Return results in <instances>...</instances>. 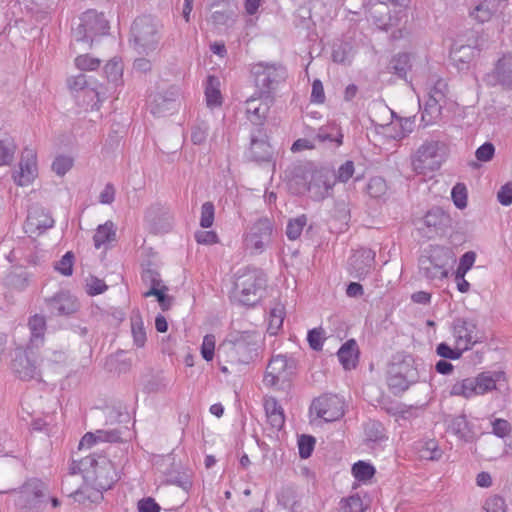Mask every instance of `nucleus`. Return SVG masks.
<instances>
[{"mask_svg": "<svg viewBox=\"0 0 512 512\" xmlns=\"http://www.w3.org/2000/svg\"><path fill=\"white\" fill-rule=\"evenodd\" d=\"M262 341L256 330L232 331L218 347V360L235 365L249 364L258 357Z\"/></svg>", "mask_w": 512, "mask_h": 512, "instance_id": "obj_1", "label": "nucleus"}, {"mask_svg": "<svg viewBox=\"0 0 512 512\" xmlns=\"http://www.w3.org/2000/svg\"><path fill=\"white\" fill-rule=\"evenodd\" d=\"M162 28L160 21L151 15L137 17L130 29V45L138 54L149 55L159 46Z\"/></svg>", "mask_w": 512, "mask_h": 512, "instance_id": "obj_2", "label": "nucleus"}, {"mask_svg": "<svg viewBox=\"0 0 512 512\" xmlns=\"http://www.w3.org/2000/svg\"><path fill=\"white\" fill-rule=\"evenodd\" d=\"M294 181L301 184L298 192L307 191L314 201H322L329 197L336 184L335 172L328 168H300Z\"/></svg>", "mask_w": 512, "mask_h": 512, "instance_id": "obj_3", "label": "nucleus"}, {"mask_svg": "<svg viewBox=\"0 0 512 512\" xmlns=\"http://www.w3.org/2000/svg\"><path fill=\"white\" fill-rule=\"evenodd\" d=\"M251 72L257 89L255 95L273 102L274 92L286 80L287 71L285 67L280 64L260 62L252 66Z\"/></svg>", "mask_w": 512, "mask_h": 512, "instance_id": "obj_4", "label": "nucleus"}, {"mask_svg": "<svg viewBox=\"0 0 512 512\" xmlns=\"http://www.w3.org/2000/svg\"><path fill=\"white\" fill-rule=\"evenodd\" d=\"M48 487L38 478L28 479L19 489H13L15 506L23 512H40L46 503Z\"/></svg>", "mask_w": 512, "mask_h": 512, "instance_id": "obj_5", "label": "nucleus"}, {"mask_svg": "<svg viewBox=\"0 0 512 512\" xmlns=\"http://www.w3.org/2000/svg\"><path fill=\"white\" fill-rule=\"evenodd\" d=\"M266 282L267 279L262 270L249 267L243 269L235 282L239 302L245 306L255 305L261 298Z\"/></svg>", "mask_w": 512, "mask_h": 512, "instance_id": "obj_6", "label": "nucleus"}, {"mask_svg": "<svg viewBox=\"0 0 512 512\" xmlns=\"http://www.w3.org/2000/svg\"><path fill=\"white\" fill-rule=\"evenodd\" d=\"M455 259L451 251L441 246L431 247L419 258L420 274L429 280H442L448 276Z\"/></svg>", "mask_w": 512, "mask_h": 512, "instance_id": "obj_7", "label": "nucleus"}, {"mask_svg": "<svg viewBox=\"0 0 512 512\" xmlns=\"http://www.w3.org/2000/svg\"><path fill=\"white\" fill-rule=\"evenodd\" d=\"M108 29L109 24L103 13L87 10L81 15L78 25L73 28L72 37L75 41L88 43L91 47L94 37L105 35Z\"/></svg>", "mask_w": 512, "mask_h": 512, "instance_id": "obj_8", "label": "nucleus"}, {"mask_svg": "<svg viewBox=\"0 0 512 512\" xmlns=\"http://www.w3.org/2000/svg\"><path fill=\"white\" fill-rule=\"evenodd\" d=\"M92 456L94 463L87 472L86 482L98 491H106L118 481V472L106 454L93 453Z\"/></svg>", "mask_w": 512, "mask_h": 512, "instance_id": "obj_9", "label": "nucleus"}, {"mask_svg": "<svg viewBox=\"0 0 512 512\" xmlns=\"http://www.w3.org/2000/svg\"><path fill=\"white\" fill-rule=\"evenodd\" d=\"M442 147L444 144L440 141L426 140L411 157L412 170L422 175L438 170L441 166L439 152Z\"/></svg>", "mask_w": 512, "mask_h": 512, "instance_id": "obj_10", "label": "nucleus"}, {"mask_svg": "<svg viewBox=\"0 0 512 512\" xmlns=\"http://www.w3.org/2000/svg\"><path fill=\"white\" fill-rule=\"evenodd\" d=\"M418 378L419 374L413 365V359L406 357L390 365L387 382L390 390L397 394L407 390L411 384L417 382Z\"/></svg>", "mask_w": 512, "mask_h": 512, "instance_id": "obj_11", "label": "nucleus"}, {"mask_svg": "<svg viewBox=\"0 0 512 512\" xmlns=\"http://www.w3.org/2000/svg\"><path fill=\"white\" fill-rule=\"evenodd\" d=\"M273 223L267 218L258 219L244 237V246L251 254H261L271 243Z\"/></svg>", "mask_w": 512, "mask_h": 512, "instance_id": "obj_12", "label": "nucleus"}, {"mask_svg": "<svg viewBox=\"0 0 512 512\" xmlns=\"http://www.w3.org/2000/svg\"><path fill=\"white\" fill-rule=\"evenodd\" d=\"M295 371V362L284 355H276L269 361L263 377V383L267 387H274L280 383L290 381Z\"/></svg>", "mask_w": 512, "mask_h": 512, "instance_id": "obj_13", "label": "nucleus"}, {"mask_svg": "<svg viewBox=\"0 0 512 512\" xmlns=\"http://www.w3.org/2000/svg\"><path fill=\"white\" fill-rule=\"evenodd\" d=\"M453 335L455 343L464 351L481 342L482 338L476 322L468 318H457L454 320Z\"/></svg>", "mask_w": 512, "mask_h": 512, "instance_id": "obj_14", "label": "nucleus"}, {"mask_svg": "<svg viewBox=\"0 0 512 512\" xmlns=\"http://www.w3.org/2000/svg\"><path fill=\"white\" fill-rule=\"evenodd\" d=\"M310 413L325 422H333L344 415L343 405L337 396L324 395L313 400Z\"/></svg>", "mask_w": 512, "mask_h": 512, "instance_id": "obj_15", "label": "nucleus"}, {"mask_svg": "<svg viewBox=\"0 0 512 512\" xmlns=\"http://www.w3.org/2000/svg\"><path fill=\"white\" fill-rule=\"evenodd\" d=\"M45 304L50 315L55 317H69L80 308L78 299L68 291H59L46 298Z\"/></svg>", "mask_w": 512, "mask_h": 512, "instance_id": "obj_16", "label": "nucleus"}, {"mask_svg": "<svg viewBox=\"0 0 512 512\" xmlns=\"http://www.w3.org/2000/svg\"><path fill=\"white\" fill-rule=\"evenodd\" d=\"M273 155L266 129H250L249 158L255 162H270Z\"/></svg>", "mask_w": 512, "mask_h": 512, "instance_id": "obj_17", "label": "nucleus"}, {"mask_svg": "<svg viewBox=\"0 0 512 512\" xmlns=\"http://www.w3.org/2000/svg\"><path fill=\"white\" fill-rule=\"evenodd\" d=\"M54 226V219L50 213L41 206L34 205L28 210L24 224L25 232L32 235H41Z\"/></svg>", "mask_w": 512, "mask_h": 512, "instance_id": "obj_18", "label": "nucleus"}, {"mask_svg": "<svg viewBox=\"0 0 512 512\" xmlns=\"http://www.w3.org/2000/svg\"><path fill=\"white\" fill-rule=\"evenodd\" d=\"M37 177L36 153L26 148L21 155L19 170L13 174V179L18 186H27Z\"/></svg>", "mask_w": 512, "mask_h": 512, "instance_id": "obj_19", "label": "nucleus"}, {"mask_svg": "<svg viewBox=\"0 0 512 512\" xmlns=\"http://www.w3.org/2000/svg\"><path fill=\"white\" fill-rule=\"evenodd\" d=\"M273 102L259 98V95H253L246 101L247 119L251 124V129H265L264 124Z\"/></svg>", "mask_w": 512, "mask_h": 512, "instance_id": "obj_20", "label": "nucleus"}, {"mask_svg": "<svg viewBox=\"0 0 512 512\" xmlns=\"http://www.w3.org/2000/svg\"><path fill=\"white\" fill-rule=\"evenodd\" d=\"M484 82L492 87L501 85L508 89L512 88V55L500 58L494 70L485 75Z\"/></svg>", "mask_w": 512, "mask_h": 512, "instance_id": "obj_21", "label": "nucleus"}, {"mask_svg": "<svg viewBox=\"0 0 512 512\" xmlns=\"http://www.w3.org/2000/svg\"><path fill=\"white\" fill-rule=\"evenodd\" d=\"M483 47L484 40L479 37L469 44H461L457 41L451 48L450 57L458 66L468 64L475 57L476 51H480Z\"/></svg>", "mask_w": 512, "mask_h": 512, "instance_id": "obj_22", "label": "nucleus"}, {"mask_svg": "<svg viewBox=\"0 0 512 512\" xmlns=\"http://www.w3.org/2000/svg\"><path fill=\"white\" fill-rule=\"evenodd\" d=\"M505 6L506 0H483L475 6L470 15L479 23H485L500 13Z\"/></svg>", "mask_w": 512, "mask_h": 512, "instance_id": "obj_23", "label": "nucleus"}, {"mask_svg": "<svg viewBox=\"0 0 512 512\" xmlns=\"http://www.w3.org/2000/svg\"><path fill=\"white\" fill-rule=\"evenodd\" d=\"M374 259L375 253L371 249L362 248L357 250L350 258V266L355 276L358 278L366 276L374 264Z\"/></svg>", "mask_w": 512, "mask_h": 512, "instance_id": "obj_24", "label": "nucleus"}, {"mask_svg": "<svg viewBox=\"0 0 512 512\" xmlns=\"http://www.w3.org/2000/svg\"><path fill=\"white\" fill-rule=\"evenodd\" d=\"M12 370L22 380H31L38 376V369L25 352H17L12 360Z\"/></svg>", "mask_w": 512, "mask_h": 512, "instance_id": "obj_25", "label": "nucleus"}, {"mask_svg": "<svg viewBox=\"0 0 512 512\" xmlns=\"http://www.w3.org/2000/svg\"><path fill=\"white\" fill-rule=\"evenodd\" d=\"M448 432L464 442H472L476 436L473 426L468 422L465 415L453 417L448 423Z\"/></svg>", "mask_w": 512, "mask_h": 512, "instance_id": "obj_26", "label": "nucleus"}, {"mask_svg": "<svg viewBox=\"0 0 512 512\" xmlns=\"http://www.w3.org/2000/svg\"><path fill=\"white\" fill-rule=\"evenodd\" d=\"M121 440V432L117 429L96 430L95 432H87L81 439L79 448L84 446L90 447L97 442L115 443Z\"/></svg>", "mask_w": 512, "mask_h": 512, "instance_id": "obj_27", "label": "nucleus"}, {"mask_svg": "<svg viewBox=\"0 0 512 512\" xmlns=\"http://www.w3.org/2000/svg\"><path fill=\"white\" fill-rule=\"evenodd\" d=\"M426 227L434 229L436 232L443 231L450 227V215L440 207H433L423 218Z\"/></svg>", "mask_w": 512, "mask_h": 512, "instance_id": "obj_28", "label": "nucleus"}, {"mask_svg": "<svg viewBox=\"0 0 512 512\" xmlns=\"http://www.w3.org/2000/svg\"><path fill=\"white\" fill-rule=\"evenodd\" d=\"M264 409L272 428L280 430L285 423L284 411L276 398L267 397L264 400Z\"/></svg>", "mask_w": 512, "mask_h": 512, "instance_id": "obj_29", "label": "nucleus"}, {"mask_svg": "<svg viewBox=\"0 0 512 512\" xmlns=\"http://www.w3.org/2000/svg\"><path fill=\"white\" fill-rule=\"evenodd\" d=\"M411 56L408 53H398L394 55L386 69L388 73L396 75L399 79L407 80V74L411 70Z\"/></svg>", "mask_w": 512, "mask_h": 512, "instance_id": "obj_30", "label": "nucleus"}, {"mask_svg": "<svg viewBox=\"0 0 512 512\" xmlns=\"http://www.w3.org/2000/svg\"><path fill=\"white\" fill-rule=\"evenodd\" d=\"M338 359L347 370L356 367L358 360V347L354 339L346 341L338 350Z\"/></svg>", "mask_w": 512, "mask_h": 512, "instance_id": "obj_31", "label": "nucleus"}, {"mask_svg": "<svg viewBox=\"0 0 512 512\" xmlns=\"http://www.w3.org/2000/svg\"><path fill=\"white\" fill-rule=\"evenodd\" d=\"M504 375L503 372H482L476 377H473L478 395H483L496 388V383Z\"/></svg>", "mask_w": 512, "mask_h": 512, "instance_id": "obj_32", "label": "nucleus"}, {"mask_svg": "<svg viewBox=\"0 0 512 512\" xmlns=\"http://www.w3.org/2000/svg\"><path fill=\"white\" fill-rule=\"evenodd\" d=\"M28 326L31 332L30 342L33 345L38 346L40 343L43 342L44 339V334L46 330L45 317L38 314L30 317Z\"/></svg>", "mask_w": 512, "mask_h": 512, "instance_id": "obj_33", "label": "nucleus"}, {"mask_svg": "<svg viewBox=\"0 0 512 512\" xmlns=\"http://www.w3.org/2000/svg\"><path fill=\"white\" fill-rule=\"evenodd\" d=\"M116 231L114 228V224L111 221H107L106 223L99 225L94 236V246L99 249L101 246L106 243H110L115 240Z\"/></svg>", "mask_w": 512, "mask_h": 512, "instance_id": "obj_34", "label": "nucleus"}, {"mask_svg": "<svg viewBox=\"0 0 512 512\" xmlns=\"http://www.w3.org/2000/svg\"><path fill=\"white\" fill-rule=\"evenodd\" d=\"M285 317V307L281 303H275L270 309L268 332L271 335H276L283 325Z\"/></svg>", "mask_w": 512, "mask_h": 512, "instance_id": "obj_35", "label": "nucleus"}, {"mask_svg": "<svg viewBox=\"0 0 512 512\" xmlns=\"http://www.w3.org/2000/svg\"><path fill=\"white\" fill-rule=\"evenodd\" d=\"M476 391L473 377H469L455 382L451 387L450 394L452 396L471 398L478 395Z\"/></svg>", "mask_w": 512, "mask_h": 512, "instance_id": "obj_36", "label": "nucleus"}, {"mask_svg": "<svg viewBox=\"0 0 512 512\" xmlns=\"http://www.w3.org/2000/svg\"><path fill=\"white\" fill-rule=\"evenodd\" d=\"M218 80L214 76H209L205 88L206 103L209 108H214L222 104V96L218 89Z\"/></svg>", "mask_w": 512, "mask_h": 512, "instance_id": "obj_37", "label": "nucleus"}, {"mask_svg": "<svg viewBox=\"0 0 512 512\" xmlns=\"http://www.w3.org/2000/svg\"><path fill=\"white\" fill-rule=\"evenodd\" d=\"M441 103L428 98L424 109L421 112V122L423 126H428L436 121L441 115Z\"/></svg>", "mask_w": 512, "mask_h": 512, "instance_id": "obj_38", "label": "nucleus"}, {"mask_svg": "<svg viewBox=\"0 0 512 512\" xmlns=\"http://www.w3.org/2000/svg\"><path fill=\"white\" fill-rule=\"evenodd\" d=\"M131 331L134 344L137 347H143L146 342V331L143 324V319L139 312L131 316Z\"/></svg>", "mask_w": 512, "mask_h": 512, "instance_id": "obj_39", "label": "nucleus"}, {"mask_svg": "<svg viewBox=\"0 0 512 512\" xmlns=\"http://www.w3.org/2000/svg\"><path fill=\"white\" fill-rule=\"evenodd\" d=\"M174 106V100L166 98L163 95H155L149 103V108L152 114L157 116H163L167 112L171 111Z\"/></svg>", "mask_w": 512, "mask_h": 512, "instance_id": "obj_40", "label": "nucleus"}, {"mask_svg": "<svg viewBox=\"0 0 512 512\" xmlns=\"http://www.w3.org/2000/svg\"><path fill=\"white\" fill-rule=\"evenodd\" d=\"M365 435L367 440L372 442H381L387 439L383 425L374 420H369L365 424Z\"/></svg>", "mask_w": 512, "mask_h": 512, "instance_id": "obj_41", "label": "nucleus"}, {"mask_svg": "<svg viewBox=\"0 0 512 512\" xmlns=\"http://www.w3.org/2000/svg\"><path fill=\"white\" fill-rule=\"evenodd\" d=\"M354 478L361 482L370 480L375 474V468L364 461H358L352 466Z\"/></svg>", "mask_w": 512, "mask_h": 512, "instance_id": "obj_42", "label": "nucleus"}, {"mask_svg": "<svg viewBox=\"0 0 512 512\" xmlns=\"http://www.w3.org/2000/svg\"><path fill=\"white\" fill-rule=\"evenodd\" d=\"M16 145L12 139L0 140V166L10 165L14 159Z\"/></svg>", "mask_w": 512, "mask_h": 512, "instance_id": "obj_43", "label": "nucleus"}, {"mask_svg": "<svg viewBox=\"0 0 512 512\" xmlns=\"http://www.w3.org/2000/svg\"><path fill=\"white\" fill-rule=\"evenodd\" d=\"M316 138L319 142H336L337 146L342 144L343 135L340 130L335 127H322L319 129Z\"/></svg>", "mask_w": 512, "mask_h": 512, "instance_id": "obj_44", "label": "nucleus"}, {"mask_svg": "<svg viewBox=\"0 0 512 512\" xmlns=\"http://www.w3.org/2000/svg\"><path fill=\"white\" fill-rule=\"evenodd\" d=\"M419 452L421 457L427 460H438L442 456V450L434 439L423 442L419 448Z\"/></svg>", "mask_w": 512, "mask_h": 512, "instance_id": "obj_45", "label": "nucleus"}, {"mask_svg": "<svg viewBox=\"0 0 512 512\" xmlns=\"http://www.w3.org/2000/svg\"><path fill=\"white\" fill-rule=\"evenodd\" d=\"M307 224L306 215L298 216L294 219L289 220L286 227V235L289 240H296L300 237L303 228Z\"/></svg>", "mask_w": 512, "mask_h": 512, "instance_id": "obj_46", "label": "nucleus"}, {"mask_svg": "<svg viewBox=\"0 0 512 512\" xmlns=\"http://www.w3.org/2000/svg\"><path fill=\"white\" fill-rule=\"evenodd\" d=\"M104 73L108 81L117 83L121 80L123 74V66L119 59L113 58L108 61L104 67Z\"/></svg>", "mask_w": 512, "mask_h": 512, "instance_id": "obj_47", "label": "nucleus"}, {"mask_svg": "<svg viewBox=\"0 0 512 512\" xmlns=\"http://www.w3.org/2000/svg\"><path fill=\"white\" fill-rule=\"evenodd\" d=\"M92 463H94L92 454L82 458L79 461L73 460L69 467V475L72 476L81 473L83 479L86 481L87 472H89L90 468L92 467Z\"/></svg>", "mask_w": 512, "mask_h": 512, "instance_id": "obj_48", "label": "nucleus"}, {"mask_svg": "<svg viewBox=\"0 0 512 512\" xmlns=\"http://www.w3.org/2000/svg\"><path fill=\"white\" fill-rule=\"evenodd\" d=\"M167 290L168 288L166 286H163L162 288H150L143 295L144 297L155 296L161 309L166 311L171 307L173 302V298L165 293Z\"/></svg>", "mask_w": 512, "mask_h": 512, "instance_id": "obj_49", "label": "nucleus"}, {"mask_svg": "<svg viewBox=\"0 0 512 512\" xmlns=\"http://www.w3.org/2000/svg\"><path fill=\"white\" fill-rule=\"evenodd\" d=\"M367 193L373 198H381L387 193V184L380 176L372 177L367 184Z\"/></svg>", "mask_w": 512, "mask_h": 512, "instance_id": "obj_50", "label": "nucleus"}, {"mask_svg": "<svg viewBox=\"0 0 512 512\" xmlns=\"http://www.w3.org/2000/svg\"><path fill=\"white\" fill-rule=\"evenodd\" d=\"M332 217L338 221L340 225H347L350 220L348 203L344 200L336 201L332 210Z\"/></svg>", "mask_w": 512, "mask_h": 512, "instance_id": "obj_51", "label": "nucleus"}, {"mask_svg": "<svg viewBox=\"0 0 512 512\" xmlns=\"http://www.w3.org/2000/svg\"><path fill=\"white\" fill-rule=\"evenodd\" d=\"M209 125L205 121H200L195 124L191 129V141L195 145H201L206 142L208 133H209Z\"/></svg>", "mask_w": 512, "mask_h": 512, "instance_id": "obj_52", "label": "nucleus"}, {"mask_svg": "<svg viewBox=\"0 0 512 512\" xmlns=\"http://www.w3.org/2000/svg\"><path fill=\"white\" fill-rule=\"evenodd\" d=\"M339 512H364L363 501L359 495H352L340 502Z\"/></svg>", "mask_w": 512, "mask_h": 512, "instance_id": "obj_53", "label": "nucleus"}, {"mask_svg": "<svg viewBox=\"0 0 512 512\" xmlns=\"http://www.w3.org/2000/svg\"><path fill=\"white\" fill-rule=\"evenodd\" d=\"M215 206L212 202L207 201L201 206L200 226L202 228H210L214 223Z\"/></svg>", "mask_w": 512, "mask_h": 512, "instance_id": "obj_54", "label": "nucleus"}, {"mask_svg": "<svg viewBox=\"0 0 512 512\" xmlns=\"http://www.w3.org/2000/svg\"><path fill=\"white\" fill-rule=\"evenodd\" d=\"M436 352L444 359L457 360L465 351L457 344L455 348H451L447 343L441 342L437 345Z\"/></svg>", "mask_w": 512, "mask_h": 512, "instance_id": "obj_55", "label": "nucleus"}, {"mask_svg": "<svg viewBox=\"0 0 512 512\" xmlns=\"http://www.w3.org/2000/svg\"><path fill=\"white\" fill-rule=\"evenodd\" d=\"M315 438L311 435H301L298 439L299 455L302 459H307L311 456L315 447Z\"/></svg>", "mask_w": 512, "mask_h": 512, "instance_id": "obj_56", "label": "nucleus"}, {"mask_svg": "<svg viewBox=\"0 0 512 512\" xmlns=\"http://www.w3.org/2000/svg\"><path fill=\"white\" fill-rule=\"evenodd\" d=\"M100 59L89 56L88 54L79 55L75 59V65L82 71H93L100 66Z\"/></svg>", "mask_w": 512, "mask_h": 512, "instance_id": "obj_57", "label": "nucleus"}, {"mask_svg": "<svg viewBox=\"0 0 512 512\" xmlns=\"http://www.w3.org/2000/svg\"><path fill=\"white\" fill-rule=\"evenodd\" d=\"M73 260L74 255L72 252H67L62 258L55 263V270L64 276H71L73 273Z\"/></svg>", "mask_w": 512, "mask_h": 512, "instance_id": "obj_58", "label": "nucleus"}, {"mask_svg": "<svg viewBox=\"0 0 512 512\" xmlns=\"http://www.w3.org/2000/svg\"><path fill=\"white\" fill-rule=\"evenodd\" d=\"M451 196L457 208L464 209L467 206V189L464 184H456L452 188Z\"/></svg>", "mask_w": 512, "mask_h": 512, "instance_id": "obj_59", "label": "nucleus"}, {"mask_svg": "<svg viewBox=\"0 0 512 512\" xmlns=\"http://www.w3.org/2000/svg\"><path fill=\"white\" fill-rule=\"evenodd\" d=\"M73 166V159L69 156L60 155L52 163V170L58 176H64Z\"/></svg>", "mask_w": 512, "mask_h": 512, "instance_id": "obj_60", "label": "nucleus"}, {"mask_svg": "<svg viewBox=\"0 0 512 512\" xmlns=\"http://www.w3.org/2000/svg\"><path fill=\"white\" fill-rule=\"evenodd\" d=\"M350 52H351V47L347 43L340 44V45L334 47L333 52H332V59L336 63H341V64L349 63L351 60Z\"/></svg>", "mask_w": 512, "mask_h": 512, "instance_id": "obj_61", "label": "nucleus"}, {"mask_svg": "<svg viewBox=\"0 0 512 512\" xmlns=\"http://www.w3.org/2000/svg\"><path fill=\"white\" fill-rule=\"evenodd\" d=\"M355 172L354 162L347 160L345 163L340 165L337 172L335 173L336 182L346 183L352 178Z\"/></svg>", "mask_w": 512, "mask_h": 512, "instance_id": "obj_62", "label": "nucleus"}, {"mask_svg": "<svg viewBox=\"0 0 512 512\" xmlns=\"http://www.w3.org/2000/svg\"><path fill=\"white\" fill-rule=\"evenodd\" d=\"M475 259L476 254L473 251H468L461 256L458 268L456 270L458 277L465 276V274L472 268Z\"/></svg>", "mask_w": 512, "mask_h": 512, "instance_id": "obj_63", "label": "nucleus"}, {"mask_svg": "<svg viewBox=\"0 0 512 512\" xmlns=\"http://www.w3.org/2000/svg\"><path fill=\"white\" fill-rule=\"evenodd\" d=\"M486 512H506V504L502 497L494 495L486 499L484 504Z\"/></svg>", "mask_w": 512, "mask_h": 512, "instance_id": "obj_64", "label": "nucleus"}]
</instances>
